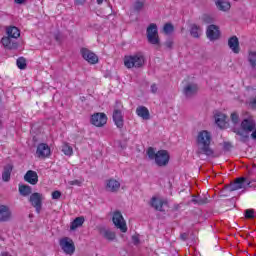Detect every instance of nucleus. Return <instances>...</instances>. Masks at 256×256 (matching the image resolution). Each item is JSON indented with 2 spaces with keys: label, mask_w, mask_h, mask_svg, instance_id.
<instances>
[{
  "label": "nucleus",
  "mask_w": 256,
  "mask_h": 256,
  "mask_svg": "<svg viewBox=\"0 0 256 256\" xmlns=\"http://www.w3.org/2000/svg\"><path fill=\"white\" fill-rule=\"evenodd\" d=\"M91 123L95 127H103L107 124V115L105 113H95L91 116Z\"/></svg>",
  "instance_id": "obj_12"
},
{
  "label": "nucleus",
  "mask_w": 256,
  "mask_h": 256,
  "mask_svg": "<svg viewBox=\"0 0 256 256\" xmlns=\"http://www.w3.org/2000/svg\"><path fill=\"white\" fill-rule=\"evenodd\" d=\"M62 152L64 153V155L71 157V155H73V147H71L69 143H64L62 145Z\"/></svg>",
  "instance_id": "obj_34"
},
{
  "label": "nucleus",
  "mask_w": 256,
  "mask_h": 256,
  "mask_svg": "<svg viewBox=\"0 0 256 256\" xmlns=\"http://www.w3.org/2000/svg\"><path fill=\"white\" fill-rule=\"evenodd\" d=\"M215 123L220 129H225L227 125V116L221 112L214 115Z\"/></svg>",
  "instance_id": "obj_20"
},
{
  "label": "nucleus",
  "mask_w": 256,
  "mask_h": 256,
  "mask_svg": "<svg viewBox=\"0 0 256 256\" xmlns=\"http://www.w3.org/2000/svg\"><path fill=\"white\" fill-rule=\"evenodd\" d=\"M11 219V210L5 205L0 206V221L7 222Z\"/></svg>",
  "instance_id": "obj_21"
},
{
  "label": "nucleus",
  "mask_w": 256,
  "mask_h": 256,
  "mask_svg": "<svg viewBox=\"0 0 256 256\" xmlns=\"http://www.w3.org/2000/svg\"><path fill=\"white\" fill-rule=\"evenodd\" d=\"M103 1H105V0H97V4L98 5H103Z\"/></svg>",
  "instance_id": "obj_53"
},
{
  "label": "nucleus",
  "mask_w": 256,
  "mask_h": 256,
  "mask_svg": "<svg viewBox=\"0 0 256 256\" xmlns=\"http://www.w3.org/2000/svg\"><path fill=\"white\" fill-rule=\"evenodd\" d=\"M202 20L204 21V23H213V18H211L209 15H204L202 17Z\"/></svg>",
  "instance_id": "obj_44"
},
{
  "label": "nucleus",
  "mask_w": 256,
  "mask_h": 256,
  "mask_svg": "<svg viewBox=\"0 0 256 256\" xmlns=\"http://www.w3.org/2000/svg\"><path fill=\"white\" fill-rule=\"evenodd\" d=\"M136 115H138V117H141L145 121H148V119H151V115L149 114V109H147V107L145 106H138L136 108Z\"/></svg>",
  "instance_id": "obj_23"
},
{
  "label": "nucleus",
  "mask_w": 256,
  "mask_h": 256,
  "mask_svg": "<svg viewBox=\"0 0 256 256\" xmlns=\"http://www.w3.org/2000/svg\"><path fill=\"white\" fill-rule=\"evenodd\" d=\"M68 185H76L77 187H81L83 185V181L81 180H72L68 182Z\"/></svg>",
  "instance_id": "obj_42"
},
{
  "label": "nucleus",
  "mask_w": 256,
  "mask_h": 256,
  "mask_svg": "<svg viewBox=\"0 0 256 256\" xmlns=\"http://www.w3.org/2000/svg\"><path fill=\"white\" fill-rule=\"evenodd\" d=\"M99 233L102 235V237H104V239H107V241H115L117 237L115 232L106 228H100Z\"/></svg>",
  "instance_id": "obj_24"
},
{
  "label": "nucleus",
  "mask_w": 256,
  "mask_h": 256,
  "mask_svg": "<svg viewBox=\"0 0 256 256\" xmlns=\"http://www.w3.org/2000/svg\"><path fill=\"white\" fill-rule=\"evenodd\" d=\"M191 202L194 203V205H206V203H209V199L205 196H193Z\"/></svg>",
  "instance_id": "obj_31"
},
{
  "label": "nucleus",
  "mask_w": 256,
  "mask_h": 256,
  "mask_svg": "<svg viewBox=\"0 0 256 256\" xmlns=\"http://www.w3.org/2000/svg\"><path fill=\"white\" fill-rule=\"evenodd\" d=\"M251 185V181L246 177L237 178L233 183L226 185L224 191L232 193V191H239V189H247Z\"/></svg>",
  "instance_id": "obj_3"
},
{
  "label": "nucleus",
  "mask_w": 256,
  "mask_h": 256,
  "mask_svg": "<svg viewBox=\"0 0 256 256\" xmlns=\"http://www.w3.org/2000/svg\"><path fill=\"white\" fill-rule=\"evenodd\" d=\"M243 120L240 124L241 129L243 131H248V133H252V131H255L256 129V122L253 115H251L249 112H243Z\"/></svg>",
  "instance_id": "obj_6"
},
{
  "label": "nucleus",
  "mask_w": 256,
  "mask_h": 256,
  "mask_svg": "<svg viewBox=\"0 0 256 256\" xmlns=\"http://www.w3.org/2000/svg\"><path fill=\"white\" fill-rule=\"evenodd\" d=\"M230 117L234 125H237V123H239V114L237 112H233Z\"/></svg>",
  "instance_id": "obj_40"
},
{
  "label": "nucleus",
  "mask_w": 256,
  "mask_h": 256,
  "mask_svg": "<svg viewBox=\"0 0 256 256\" xmlns=\"http://www.w3.org/2000/svg\"><path fill=\"white\" fill-rule=\"evenodd\" d=\"M245 217H246V219H254V217H255V210H253V209L245 210Z\"/></svg>",
  "instance_id": "obj_39"
},
{
  "label": "nucleus",
  "mask_w": 256,
  "mask_h": 256,
  "mask_svg": "<svg viewBox=\"0 0 256 256\" xmlns=\"http://www.w3.org/2000/svg\"><path fill=\"white\" fill-rule=\"evenodd\" d=\"M223 147H224V150H225V151H229V149H231V143H229V142H224Z\"/></svg>",
  "instance_id": "obj_46"
},
{
  "label": "nucleus",
  "mask_w": 256,
  "mask_h": 256,
  "mask_svg": "<svg viewBox=\"0 0 256 256\" xmlns=\"http://www.w3.org/2000/svg\"><path fill=\"white\" fill-rule=\"evenodd\" d=\"M77 5H83L85 3V0H74Z\"/></svg>",
  "instance_id": "obj_50"
},
{
  "label": "nucleus",
  "mask_w": 256,
  "mask_h": 256,
  "mask_svg": "<svg viewBox=\"0 0 256 256\" xmlns=\"http://www.w3.org/2000/svg\"><path fill=\"white\" fill-rule=\"evenodd\" d=\"M24 180L30 185H37L39 183V175L33 170H28L24 175Z\"/></svg>",
  "instance_id": "obj_16"
},
{
  "label": "nucleus",
  "mask_w": 256,
  "mask_h": 256,
  "mask_svg": "<svg viewBox=\"0 0 256 256\" xmlns=\"http://www.w3.org/2000/svg\"><path fill=\"white\" fill-rule=\"evenodd\" d=\"M1 123H2V122H1V120H0V125H1Z\"/></svg>",
  "instance_id": "obj_55"
},
{
  "label": "nucleus",
  "mask_w": 256,
  "mask_h": 256,
  "mask_svg": "<svg viewBox=\"0 0 256 256\" xmlns=\"http://www.w3.org/2000/svg\"><path fill=\"white\" fill-rule=\"evenodd\" d=\"M197 91H199L197 84H187L183 89V93L187 99L195 97V95H197Z\"/></svg>",
  "instance_id": "obj_14"
},
{
  "label": "nucleus",
  "mask_w": 256,
  "mask_h": 256,
  "mask_svg": "<svg viewBox=\"0 0 256 256\" xmlns=\"http://www.w3.org/2000/svg\"><path fill=\"white\" fill-rule=\"evenodd\" d=\"M112 221L117 229H120L122 233H127V223L125 222V218H123V214H121V212L115 211Z\"/></svg>",
  "instance_id": "obj_9"
},
{
  "label": "nucleus",
  "mask_w": 256,
  "mask_h": 256,
  "mask_svg": "<svg viewBox=\"0 0 256 256\" xmlns=\"http://www.w3.org/2000/svg\"><path fill=\"white\" fill-rule=\"evenodd\" d=\"M163 31L166 35H171V33L175 31V27H173V24L171 23H166L163 27Z\"/></svg>",
  "instance_id": "obj_38"
},
{
  "label": "nucleus",
  "mask_w": 256,
  "mask_h": 256,
  "mask_svg": "<svg viewBox=\"0 0 256 256\" xmlns=\"http://www.w3.org/2000/svg\"><path fill=\"white\" fill-rule=\"evenodd\" d=\"M0 256H11V254H9V252H2Z\"/></svg>",
  "instance_id": "obj_51"
},
{
  "label": "nucleus",
  "mask_w": 256,
  "mask_h": 256,
  "mask_svg": "<svg viewBox=\"0 0 256 256\" xmlns=\"http://www.w3.org/2000/svg\"><path fill=\"white\" fill-rule=\"evenodd\" d=\"M7 36L12 38V39H18V37L21 36V32L19 29L15 26H10L6 30Z\"/></svg>",
  "instance_id": "obj_29"
},
{
  "label": "nucleus",
  "mask_w": 256,
  "mask_h": 256,
  "mask_svg": "<svg viewBox=\"0 0 256 256\" xmlns=\"http://www.w3.org/2000/svg\"><path fill=\"white\" fill-rule=\"evenodd\" d=\"M234 133H236V135H238V137H240L239 141H241V143H247L249 141V131L247 130H243L241 129H235Z\"/></svg>",
  "instance_id": "obj_26"
},
{
  "label": "nucleus",
  "mask_w": 256,
  "mask_h": 256,
  "mask_svg": "<svg viewBox=\"0 0 256 256\" xmlns=\"http://www.w3.org/2000/svg\"><path fill=\"white\" fill-rule=\"evenodd\" d=\"M169 152L167 150H159L156 152V160L155 163L158 165V167H166V165H169Z\"/></svg>",
  "instance_id": "obj_10"
},
{
  "label": "nucleus",
  "mask_w": 256,
  "mask_h": 256,
  "mask_svg": "<svg viewBox=\"0 0 256 256\" xmlns=\"http://www.w3.org/2000/svg\"><path fill=\"white\" fill-rule=\"evenodd\" d=\"M146 154L148 155V158L150 159V161H156L157 159V152H155V148L153 147H149L146 151Z\"/></svg>",
  "instance_id": "obj_36"
},
{
  "label": "nucleus",
  "mask_w": 256,
  "mask_h": 256,
  "mask_svg": "<svg viewBox=\"0 0 256 256\" xmlns=\"http://www.w3.org/2000/svg\"><path fill=\"white\" fill-rule=\"evenodd\" d=\"M1 43L6 49H17L19 47V44L17 41H15L13 38H10V36H4L1 40Z\"/></svg>",
  "instance_id": "obj_18"
},
{
  "label": "nucleus",
  "mask_w": 256,
  "mask_h": 256,
  "mask_svg": "<svg viewBox=\"0 0 256 256\" xmlns=\"http://www.w3.org/2000/svg\"><path fill=\"white\" fill-rule=\"evenodd\" d=\"M248 61L252 69H256V52L255 51L249 52Z\"/></svg>",
  "instance_id": "obj_35"
},
{
  "label": "nucleus",
  "mask_w": 256,
  "mask_h": 256,
  "mask_svg": "<svg viewBox=\"0 0 256 256\" xmlns=\"http://www.w3.org/2000/svg\"><path fill=\"white\" fill-rule=\"evenodd\" d=\"M146 37L150 45H159L161 40L159 39V31L157 30V24L151 23L146 30Z\"/></svg>",
  "instance_id": "obj_5"
},
{
  "label": "nucleus",
  "mask_w": 256,
  "mask_h": 256,
  "mask_svg": "<svg viewBox=\"0 0 256 256\" xmlns=\"http://www.w3.org/2000/svg\"><path fill=\"white\" fill-rule=\"evenodd\" d=\"M16 65H17L18 69H26L27 68V60H25V58H23V57H20L17 59Z\"/></svg>",
  "instance_id": "obj_37"
},
{
  "label": "nucleus",
  "mask_w": 256,
  "mask_h": 256,
  "mask_svg": "<svg viewBox=\"0 0 256 256\" xmlns=\"http://www.w3.org/2000/svg\"><path fill=\"white\" fill-rule=\"evenodd\" d=\"M203 33V29L201 26H197L196 24H192L190 28V35L194 37V39H199Z\"/></svg>",
  "instance_id": "obj_28"
},
{
  "label": "nucleus",
  "mask_w": 256,
  "mask_h": 256,
  "mask_svg": "<svg viewBox=\"0 0 256 256\" xmlns=\"http://www.w3.org/2000/svg\"><path fill=\"white\" fill-rule=\"evenodd\" d=\"M165 203L164 200L159 199L157 197H152L151 201H150V205L151 207H153V209H155V211H160L163 212V204Z\"/></svg>",
  "instance_id": "obj_25"
},
{
  "label": "nucleus",
  "mask_w": 256,
  "mask_h": 256,
  "mask_svg": "<svg viewBox=\"0 0 256 256\" xmlns=\"http://www.w3.org/2000/svg\"><path fill=\"white\" fill-rule=\"evenodd\" d=\"M19 193L23 197H27V196L31 195L32 188H31V186L21 185V186H19Z\"/></svg>",
  "instance_id": "obj_32"
},
{
  "label": "nucleus",
  "mask_w": 256,
  "mask_h": 256,
  "mask_svg": "<svg viewBox=\"0 0 256 256\" xmlns=\"http://www.w3.org/2000/svg\"><path fill=\"white\" fill-rule=\"evenodd\" d=\"M228 46L236 55L241 51V48L239 47V38H237V36H232L229 38Z\"/></svg>",
  "instance_id": "obj_19"
},
{
  "label": "nucleus",
  "mask_w": 256,
  "mask_h": 256,
  "mask_svg": "<svg viewBox=\"0 0 256 256\" xmlns=\"http://www.w3.org/2000/svg\"><path fill=\"white\" fill-rule=\"evenodd\" d=\"M211 141H213L211 132L207 130L200 131L196 138V155H198L199 157H201V155H206V157H213V155H215V152L213 151V149H211Z\"/></svg>",
  "instance_id": "obj_1"
},
{
  "label": "nucleus",
  "mask_w": 256,
  "mask_h": 256,
  "mask_svg": "<svg viewBox=\"0 0 256 256\" xmlns=\"http://www.w3.org/2000/svg\"><path fill=\"white\" fill-rule=\"evenodd\" d=\"M248 105L250 107V109H256V98H250L248 101Z\"/></svg>",
  "instance_id": "obj_41"
},
{
  "label": "nucleus",
  "mask_w": 256,
  "mask_h": 256,
  "mask_svg": "<svg viewBox=\"0 0 256 256\" xmlns=\"http://www.w3.org/2000/svg\"><path fill=\"white\" fill-rule=\"evenodd\" d=\"M121 189V183L115 179H109L106 181V191L108 193H117Z\"/></svg>",
  "instance_id": "obj_15"
},
{
  "label": "nucleus",
  "mask_w": 256,
  "mask_h": 256,
  "mask_svg": "<svg viewBox=\"0 0 256 256\" xmlns=\"http://www.w3.org/2000/svg\"><path fill=\"white\" fill-rule=\"evenodd\" d=\"M52 199H61V192L59 190L52 192Z\"/></svg>",
  "instance_id": "obj_43"
},
{
  "label": "nucleus",
  "mask_w": 256,
  "mask_h": 256,
  "mask_svg": "<svg viewBox=\"0 0 256 256\" xmlns=\"http://www.w3.org/2000/svg\"><path fill=\"white\" fill-rule=\"evenodd\" d=\"M173 40H167L164 45L166 47V49H173Z\"/></svg>",
  "instance_id": "obj_45"
},
{
  "label": "nucleus",
  "mask_w": 256,
  "mask_h": 256,
  "mask_svg": "<svg viewBox=\"0 0 256 256\" xmlns=\"http://www.w3.org/2000/svg\"><path fill=\"white\" fill-rule=\"evenodd\" d=\"M11 173H13V164L5 165L2 172V181L6 183L11 181Z\"/></svg>",
  "instance_id": "obj_22"
},
{
  "label": "nucleus",
  "mask_w": 256,
  "mask_h": 256,
  "mask_svg": "<svg viewBox=\"0 0 256 256\" xmlns=\"http://www.w3.org/2000/svg\"><path fill=\"white\" fill-rule=\"evenodd\" d=\"M132 241L134 245H139V236H132Z\"/></svg>",
  "instance_id": "obj_48"
},
{
  "label": "nucleus",
  "mask_w": 256,
  "mask_h": 256,
  "mask_svg": "<svg viewBox=\"0 0 256 256\" xmlns=\"http://www.w3.org/2000/svg\"><path fill=\"white\" fill-rule=\"evenodd\" d=\"M25 0H15V3H18L19 5H21V3H23Z\"/></svg>",
  "instance_id": "obj_52"
},
{
  "label": "nucleus",
  "mask_w": 256,
  "mask_h": 256,
  "mask_svg": "<svg viewBox=\"0 0 256 256\" xmlns=\"http://www.w3.org/2000/svg\"><path fill=\"white\" fill-rule=\"evenodd\" d=\"M206 35L210 41H217L219 39L221 32L217 25H209L206 31Z\"/></svg>",
  "instance_id": "obj_13"
},
{
  "label": "nucleus",
  "mask_w": 256,
  "mask_h": 256,
  "mask_svg": "<svg viewBox=\"0 0 256 256\" xmlns=\"http://www.w3.org/2000/svg\"><path fill=\"white\" fill-rule=\"evenodd\" d=\"M83 223H85V218L77 217L75 220L71 222V225H70L71 231H75V229H78V227H81Z\"/></svg>",
  "instance_id": "obj_30"
},
{
  "label": "nucleus",
  "mask_w": 256,
  "mask_h": 256,
  "mask_svg": "<svg viewBox=\"0 0 256 256\" xmlns=\"http://www.w3.org/2000/svg\"><path fill=\"white\" fill-rule=\"evenodd\" d=\"M251 139H253L254 141L256 140V129L252 131Z\"/></svg>",
  "instance_id": "obj_49"
},
{
  "label": "nucleus",
  "mask_w": 256,
  "mask_h": 256,
  "mask_svg": "<svg viewBox=\"0 0 256 256\" xmlns=\"http://www.w3.org/2000/svg\"><path fill=\"white\" fill-rule=\"evenodd\" d=\"M112 117L116 127H118V129H123L125 120L123 118V104H121V102L116 101Z\"/></svg>",
  "instance_id": "obj_4"
},
{
  "label": "nucleus",
  "mask_w": 256,
  "mask_h": 256,
  "mask_svg": "<svg viewBox=\"0 0 256 256\" xmlns=\"http://www.w3.org/2000/svg\"><path fill=\"white\" fill-rule=\"evenodd\" d=\"M29 203L34 207L36 213H41L43 209V194L39 192H34L29 197Z\"/></svg>",
  "instance_id": "obj_7"
},
{
  "label": "nucleus",
  "mask_w": 256,
  "mask_h": 256,
  "mask_svg": "<svg viewBox=\"0 0 256 256\" xmlns=\"http://www.w3.org/2000/svg\"><path fill=\"white\" fill-rule=\"evenodd\" d=\"M124 65L127 69H133V67H135V69H139L145 65V56L141 53L125 56Z\"/></svg>",
  "instance_id": "obj_2"
},
{
  "label": "nucleus",
  "mask_w": 256,
  "mask_h": 256,
  "mask_svg": "<svg viewBox=\"0 0 256 256\" xmlns=\"http://www.w3.org/2000/svg\"><path fill=\"white\" fill-rule=\"evenodd\" d=\"M157 91H158V88H157V84H152L151 85V93H157Z\"/></svg>",
  "instance_id": "obj_47"
},
{
  "label": "nucleus",
  "mask_w": 256,
  "mask_h": 256,
  "mask_svg": "<svg viewBox=\"0 0 256 256\" xmlns=\"http://www.w3.org/2000/svg\"><path fill=\"white\" fill-rule=\"evenodd\" d=\"M181 238L185 241V239H187V235L186 234H182Z\"/></svg>",
  "instance_id": "obj_54"
},
{
  "label": "nucleus",
  "mask_w": 256,
  "mask_h": 256,
  "mask_svg": "<svg viewBox=\"0 0 256 256\" xmlns=\"http://www.w3.org/2000/svg\"><path fill=\"white\" fill-rule=\"evenodd\" d=\"M145 7V0H136L133 4V9L136 13H141Z\"/></svg>",
  "instance_id": "obj_33"
},
{
  "label": "nucleus",
  "mask_w": 256,
  "mask_h": 256,
  "mask_svg": "<svg viewBox=\"0 0 256 256\" xmlns=\"http://www.w3.org/2000/svg\"><path fill=\"white\" fill-rule=\"evenodd\" d=\"M59 245L66 255H73V253H75V243L73 242V239L64 237L60 239Z\"/></svg>",
  "instance_id": "obj_8"
},
{
  "label": "nucleus",
  "mask_w": 256,
  "mask_h": 256,
  "mask_svg": "<svg viewBox=\"0 0 256 256\" xmlns=\"http://www.w3.org/2000/svg\"><path fill=\"white\" fill-rule=\"evenodd\" d=\"M215 5L219 11H229L231 9V3L227 0H216Z\"/></svg>",
  "instance_id": "obj_27"
},
{
  "label": "nucleus",
  "mask_w": 256,
  "mask_h": 256,
  "mask_svg": "<svg viewBox=\"0 0 256 256\" xmlns=\"http://www.w3.org/2000/svg\"><path fill=\"white\" fill-rule=\"evenodd\" d=\"M36 155L38 157H49L51 155V148L45 143H41L37 147Z\"/></svg>",
  "instance_id": "obj_17"
},
{
  "label": "nucleus",
  "mask_w": 256,
  "mask_h": 256,
  "mask_svg": "<svg viewBox=\"0 0 256 256\" xmlns=\"http://www.w3.org/2000/svg\"><path fill=\"white\" fill-rule=\"evenodd\" d=\"M80 53H81L83 59H85V61H87L91 65H95V64L99 63V57H97V55L95 53H93L91 50H89L87 48H82L80 50Z\"/></svg>",
  "instance_id": "obj_11"
}]
</instances>
